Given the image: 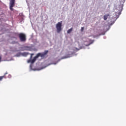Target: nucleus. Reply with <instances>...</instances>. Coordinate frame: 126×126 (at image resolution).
<instances>
[{
  "instance_id": "obj_13",
  "label": "nucleus",
  "mask_w": 126,
  "mask_h": 126,
  "mask_svg": "<svg viewBox=\"0 0 126 126\" xmlns=\"http://www.w3.org/2000/svg\"><path fill=\"white\" fill-rule=\"evenodd\" d=\"M91 43H90L88 45V46H89V45H91Z\"/></svg>"
},
{
  "instance_id": "obj_8",
  "label": "nucleus",
  "mask_w": 126,
  "mask_h": 126,
  "mask_svg": "<svg viewBox=\"0 0 126 126\" xmlns=\"http://www.w3.org/2000/svg\"><path fill=\"white\" fill-rule=\"evenodd\" d=\"M3 78H6V77H5V75H3L2 76H0V82L2 81Z\"/></svg>"
},
{
  "instance_id": "obj_9",
  "label": "nucleus",
  "mask_w": 126,
  "mask_h": 126,
  "mask_svg": "<svg viewBox=\"0 0 126 126\" xmlns=\"http://www.w3.org/2000/svg\"><path fill=\"white\" fill-rule=\"evenodd\" d=\"M84 30V27H82V28L81 29V31L83 32Z\"/></svg>"
},
{
  "instance_id": "obj_7",
  "label": "nucleus",
  "mask_w": 126,
  "mask_h": 126,
  "mask_svg": "<svg viewBox=\"0 0 126 126\" xmlns=\"http://www.w3.org/2000/svg\"><path fill=\"white\" fill-rule=\"evenodd\" d=\"M72 31H73V28H71L70 29H69L67 31V32L68 34H69V33H70L72 32Z\"/></svg>"
},
{
  "instance_id": "obj_11",
  "label": "nucleus",
  "mask_w": 126,
  "mask_h": 126,
  "mask_svg": "<svg viewBox=\"0 0 126 126\" xmlns=\"http://www.w3.org/2000/svg\"><path fill=\"white\" fill-rule=\"evenodd\" d=\"M8 78H11V75H8Z\"/></svg>"
},
{
  "instance_id": "obj_6",
  "label": "nucleus",
  "mask_w": 126,
  "mask_h": 126,
  "mask_svg": "<svg viewBox=\"0 0 126 126\" xmlns=\"http://www.w3.org/2000/svg\"><path fill=\"white\" fill-rule=\"evenodd\" d=\"M109 16H110L109 14H106V15H104L103 17L104 20L106 21Z\"/></svg>"
},
{
  "instance_id": "obj_1",
  "label": "nucleus",
  "mask_w": 126,
  "mask_h": 126,
  "mask_svg": "<svg viewBox=\"0 0 126 126\" xmlns=\"http://www.w3.org/2000/svg\"><path fill=\"white\" fill-rule=\"evenodd\" d=\"M48 53V51L46 50L44 51V52L37 53V54H36V56L35 57H36V58H38L39 57H41L42 59H44V58H45V56L47 55Z\"/></svg>"
},
{
  "instance_id": "obj_2",
  "label": "nucleus",
  "mask_w": 126,
  "mask_h": 126,
  "mask_svg": "<svg viewBox=\"0 0 126 126\" xmlns=\"http://www.w3.org/2000/svg\"><path fill=\"white\" fill-rule=\"evenodd\" d=\"M62 21L59 22L58 24H56V29H57V32L60 33L62 31Z\"/></svg>"
},
{
  "instance_id": "obj_5",
  "label": "nucleus",
  "mask_w": 126,
  "mask_h": 126,
  "mask_svg": "<svg viewBox=\"0 0 126 126\" xmlns=\"http://www.w3.org/2000/svg\"><path fill=\"white\" fill-rule=\"evenodd\" d=\"M10 0V3H9L10 10L11 11H13L14 9L13 7H14L15 5V2H16V0Z\"/></svg>"
},
{
  "instance_id": "obj_4",
  "label": "nucleus",
  "mask_w": 126,
  "mask_h": 126,
  "mask_svg": "<svg viewBox=\"0 0 126 126\" xmlns=\"http://www.w3.org/2000/svg\"><path fill=\"white\" fill-rule=\"evenodd\" d=\"M31 56H30V60H28V63H31L32 64H33L35 63L36 59H38V57H36V56H35L34 58L32 60V57L34 55V54H31Z\"/></svg>"
},
{
  "instance_id": "obj_12",
  "label": "nucleus",
  "mask_w": 126,
  "mask_h": 126,
  "mask_svg": "<svg viewBox=\"0 0 126 126\" xmlns=\"http://www.w3.org/2000/svg\"><path fill=\"white\" fill-rule=\"evenodd\" d=\"M1 60V57L0 56V62Z\"/></svg>"
},
{
  "instance_id": "obj_10",
  "label": "nucleus",
  "mask_w": 126,
  "mask_h": 126,
  "mask_svg": "<svg viewBox=\"0 0 126 126\" xmlns=\"http://www.w3.org/2000/svg\"><path fill=\"white\" fill-rule=\"evenodd\" d=\"M8 74V73L7 72H6L5 73H4V75L3 76H5V75H7Z\"/></svg>"
},
{
  "instance_id": "obj_3",
  "label": "nucleus",
  "mask_w": 126,
  "mask_h": 126,
  "mask_svg": "<svg viewBox=\"0 0 126 126\" xmlns=\"http://www.w3.org/2000/svg\"><path fill=\"white\" fill-rule=\"evenodd\" d=\"M20 40L21 42H26V35L24 33H20L19 34Z\"/></svg>"
}]
</instances>
